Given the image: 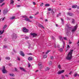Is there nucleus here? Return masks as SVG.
I'll return each mask as SVG.
<instances>
[{"mask_svg": "<svg viewBox=\"0 0 79 79\" xmlns=\"http://www.w3.org/2000/svg\"><path fill=\"white\" fill-rule=\"evenodd\" d=\"M56 10L55 9H52L51 10V13L52 15H54V14L56 13Z\"/></svg>", "mask_w": 79, "mask_h": 79, "instance_id": "obj_6", "label": "nucleus"}, {"mask_svg": "<svg viewBox=\"0 0 79 79\" xmlns=\"http://www.w3.org/2000/svg\"><path fill=\"white\" fill-rule=\"evenodd\" d=\"M17 35L15 34H13L12 35V39L14 40V39H16V38H17Z\"/></svg>", "mask_w": 79, "mask_h": 79, "instance_id": "obj_7", "label": "nucleus"}, {"mask_svg": "<svg viewBox=\"0 0 79 79\" xmlns=\"http://www.w3.org/2000/svg\"><path fill=\"white\" fill-rule=\"evenodd\" d=\"M50 68L49 67H47L45 68V71H48L50 70Z\"/></svg>", "mask_w": 79, "mask_h": 79, "instance_id": "obj_17", "label": "nucleus"}, {"mask_svg": "<svg viewBox=\"0 0 79 79\" xmlns=\"http://www.w3.org/2000/svg\"><path fill=\"white\" fill-rule=\"evenodd\" d=\"M24 32H29V30L26 29L25 27H23V29L22 30Z\"/></svg>", "mask_w": 79, "mask_h": 79, "instance_id": "obj_8", "label": "nucleus"}, {"mask_svg": "<svg viewBox=\"0 0 79 79\" xmlns=\"http://www.w3.org/2000/svg\"><path fill=\"white\" fill-rule=\"evenodd\" d=\"M25 39H29V37H25Z\"/></svg>", "mask_w": 79, "mask_h": 79, "instance_id": "obj_48", "label": "nucleus"}, {"mask_svg": "<svg viewBox=\"0 0 79 79\" xmlns=\"http://www.w3.org/2000/svg\"><path fill=\"white\" fill-rule=\"evenodd\" d=\"M50 52V50H49L46 53V54H48V53H49V52Z\"/></svg>", "mask_w": 79, "mask_h": 79, "instance_id": "obj_32", "label": "nucleus"}, {"mask_svg": "<svg viewBox=\"0 0 79 79\" xmlns=\"http://www.w3.org/2000/svg\"><path fill=\"white\" fill-rule=\"evenodd\" d=\"M8 13V10H4L3 11V14L4 15H6V13Z\"/></svg>", "mask_w": 79, "mask_h": 79, "instance_id": "obj_14", "label": "nucleus"}, {"mask_svg": "<svg viewBox=\"0 0 79 79\" xmlns=\"http://www.w3.org/2000/svg\"><path fill=\"white\" fill-rule=\"evenodd\" d=\"M30 35H31V36H32L33 37H37V35L35 33H31L30 34Z\"/></svg>", "mask_w": 79, "mask_h": 79, "instance_id": "obj_9", "label": "nucleus"}, {"mask_svg": "<svg viewBox=\"0 0 79 79\" xmlns=\"http://www.w3.org/2000/svg\"><path fill=\"white\" fill-rule=\"evenodd\" d=\"M4 31H5V30L4 29H3L2 31H0V35H2V34H3V32H4Z\"/></svg>", "mask_w": 79, "mask_h": 79, "instance_id": "obj_19", "label": "nucleus"}, {"mask_svg": "<svg viewBox=\"0 0 79 79\" xmlns=\"http://www.w3.org/2000/svg\"><path fill=\"white\" fill-rule=\"evenodd\" d=\"M59 38H60V40H63V38L62 37H60Z\"/></svg>", "mask_w": 79, "mask_h": 79, "instance_id": "obj_35", "label": "nucleus"}, {"mask_svg": "<svg viewBox=\"0 0 79 79\" xmlns=\"http://www.w3.org/2000/svg\"><path fill=\"white\" fill-rule=\"evenodd\" d=\"M75 23V20L73 19H72V23H73V24H74Z\"/></svg>", "mask_w": 79, "mask_h": 79, "instance_id": "obj_28", "label": "nucleus"}, {"mask_svg": "<svg viewBox=\"0 0 79 79\" xmlns=\"http://www.w3.org/2000/svg\"><path fill=\"white\" fill-rule=\"evenodd\" d=\"M50 6V4H45V6Z\"/></svg>", "mask_w": 79, "mask_h": 79, "instance_id": "obj_30", "label": "nucleus"}, {"mask_svg": "<svg viewBox=\"0 0 79 79\" xmlns=\"http://www.w3.org/2000/svg\"><path fill=\"white\" fill-rule=\"evenodd\" d=\"M2 73H3L4 74H5L6 73H7V71L6 70V69H5V66H3V69L2 70Z\"/></svg>", "mask_w": 79, "mask_h": 79, "instance_id": "obj_4", "label": "nucleus"}, {"mask_svg": "<svg viewBox=\"0 0 79 79\" xmlns=\"http://www.w3.org/2000/svg\"><path fill=\"white\" fill-rule=\"evenodd\" d=\"M6 27H7V26L6 25H4L3 27V29H5Z\"/></svg>", "mask_w": 79, "mask_h": 79, "instance_id": "obj_29", "label": "nucleus"}, {"mask_svg": "<svg viewBox=\"0 0 79 79\" xmlns=\"http://www.w3.org/2000/svg\"><path fill=\"white\" fill-rule=\"evenodd\" d=\"M64 45H65V42H63V45L62 46V48H64Z\"/></svg>", "mask_w": 79, "mask_h": 79, "instance_id": "obj_24", "label": "nucleus"}, {"mask_svg": "<svg viewBox=\"0 0 79 79\" xmlns=\"http://www.w3.org/2000/svg\"><path fill=\"white\" fill-rule=\"evenodd\" d=\"M52 11V9L51 8H48V11Z\"/></svg>", "mask_w": 79, "mask_h": 79, "instance_id": "obj_37", "label": "nucleus"}, {"mask_svg": "<svg viewBox=\"0 0 79 79\" xmlns=\"http://www.w3.org/2000/svg\"><path fill=\"white\" fill-rule=\"evenodd\" d=\"M64 72V70H60V71H59L57 72V74H60L63 73Z\"/></svg>", "mask_w": 79, "mask_h": 79, "instance_id": "obj_10", "label": "nucleus"}, {"mask_svg": "<svg viewBox=\"0 0 79 79\" xmlns=\"http://www.w3.org/2000/svg\"><path fill=\"white\" fill-rule=\"evenodd\" d=\"M4 41H6V38H5L4 40Z\"/></svg>", "mask_w": 79, "mask_h": 79, "instance_id": "obj_60", "label": "nucleus"}, {"mask_svg": "<svg viewBox=\"0 0 79 79\" xmlns=\"http://www.w3.org/2000/svg\"><path fill=\"white\" fill-rule=\"evenodd\" d=\"M5 5V3H2V4L1 5V6H3V5Z\"/></svg>", "mask_w": 79, "mask_h": 79, "instance_id": "obj_50", "label": "nucleus"}, {"mask_svg": "<svg viewBox=\"0 0 79 79\" xmlns=\"http://www.w3.org/2000/svg\"><path fill=\"white\" fill-rule=\"evenodd\" d=\"M52 39H53V40H55V38L53 36H52Z\"/></svg>", "mask_w": 79, "mask_h": 79, "instance_id": "obj_40", "label": "nucleus"}, {"mask_svg": "<svg viewBox=\"0 0 79 79\" xmlns=\"http://www.w3.org/2000/svg\"><path fill=\"white\" fill-rule=\"evenodd\" d=\"M10 5H11V4H13L14 3V1H13V0H11L10 1Z\"/></svg>", "mask_w": 79, "mask_h": 79, "instance_id": "obj_23", "label": "nucleus"}, {"mask_svg": "<svg viewBox=\"0 0 79 79\" xmlns=\"http://www.w3.org/2000/svg\"><path fill=\"white\" fill-rule=\"evenodd\" d=\"M73 72H70V73H69V74L71 75V74H72Z\"/></svg>", "mask_w": 79, "mask_h": 79, "instance_id": "obj_59", "label": "nucleus"}, {"mask_svg": "<svg viewBox=\"0 0 79 79\" xmlns=\"http://www.w3.org/2000/svg\"><path fill=\"white\" fill-rule=\"evenodd\" d=\"M15 18V16H13L10 18V19H14Z\"/></svg>", "mask_w": 79, "mask_h": 79, "instance_id": "obj_26", "label": "nucleus"}, {"mask_svg": "<svg viewBox=\"0 0 79 79\" xmlns=\"http://www.w3.org/2000/svg\"><path fill=\"white\" fill-rule=\"evenodd\" d=\"M60 15H61V13H60L57 16V17H58V16H60Z\"/></svg>", "mask_w": 79, "mask_h": 79, "instance_id": "obj_54", "label": "nucleus"}, {"mask_svg": "<svg viewBox=\"0 0 79 79\" xmlns=\"http://www.w3.org/2000/svg\"><path fill=\"white\" fill-rule=\"evenodd\" d=\"M19 53L20 55H21L22 56H25V54H24V52H23L22 51H20V52Z\"/></svg>", "mask_w": 79, "mask_h": 79, "instance_id": "obj_12", "label": "nucleus"}, {"mask_svg": "<svg viewBox=\"0 0 79 79\" xmlns=\"http://www.w3.org/2000/svg\"><path fill=\"white\" fill-rule=\"evenodd\" d=\"M31 19H32V18H33V17H32L31 16H30L29 17Z\"/></svg>", "mask_w": 79, "mask_h": 79, "instance_id": "obj_57", "label": "nucleus"}, {"mask_svg": "<svg viewBox=\"0 0 79 79\" xmlns=\"http://www.w3.org/2000/svg\"><path fill=\"white\" fill-rule=\"evenodd\" d=\"M70 29L71 27H69V25H67L65 26V32L67 36H69L71 34V32H70Z\"/></svg>", "mask_w": 79, "mask_h": 79, "instance_id": "obj_1", "label": "nucleus"}, {"mask_svg": "<svg viewBox=\"0 0 79 79\" xmlns=\"http://www.w3.org/2000/svg\"><path fill=\"white\" fill-rule=\"evenodd\" d=\"M54 48H56V44H54Z\"/></svg>", "mask_w": 79, "mask_h": 79, "instance_id": "obj_39", "label": "nucleus"}, {"mask_svg": "<svg viewBox=\"0 0 79 79\" xmlns=\"http://www.w3.org/2000/svg\"><path fill=\"white\" fill-rule=\"evenodd\" d=\"M73 51H74L73 50H72L69 52L67 55V56L66 57L67 60H71V58H72V57H73L72 54H73Z\"/></svg>", "mask_w": 79, "mask_h": 79, "instance_id": "obj_2", "label": "nucleus"}, {"mask_svg": "<svg viewBox=\"0 0 79 79\" xmlns=\"http://www.w3.org/2000/svg\"><path fill=\"white\" fill-rule=\"evenodd\" d=\"M30 66H31V64H28V67H30Z\"/></svg>", "mask_w": 79, "mask_h": 79, "instance_id": "obj_64", "label": "nucleus"}, {"mask_svg": "<svg viewBox=\"0 0 79 79\" xmlns=\"http://www.w3.org/2000/svg\"><path fill=\"white\" fill-rule=\"evenodd\" d=\"M57 48H60V45L57 44Z\"/></svg>", "mask_w": 79, "mask_h": 79, "instance_id": "obj_49", "label": "nucleus"}, {"mask_svg": "<svg viewBox=\"0 0 79 79\" xmlns=\"http://www.w3.org/2000/svg\"><path fill=\"white\" fill-rule=\"evenodd\" d=\"M53 56H52L50 57V59H52V60H53Z\"/></svg>", "mask_w": 79, "mask_h": 79, "instance_id": "obj_52", "label": "nucleus"}, {"mask_svg": "<svg viewBox=\"0 0 79 79\" xmlns=\"http://www.w3.org/2000/svg\"><path fill=\"white\" fill-rule=\"evenodd\" d=\"M64 76H62V79H64Z\"/></svg>", "mask_w": 79, "mask_h": 79, "instance_id": "obj_53", "label": "nucleus"}, {"mask_svg": "<svg viewBox=\"0 0 79 79\" xmlns=\"http://www.w3.org/2000/svg\"><path fill=\"white\" fill-rule=\"evenodd\" d=\"M64 40H67V38L66 37H64Z\"/></svg>", "mask_w": 79, "mask_h": 79, "instance_id": "obj_51", "label": "nucleus"}, {"mask_svg": "<svg viewBox=\"0 0 79 79\" xmlns=\"http://www.w3.org/2000/svg\"><path fill=\"white\" fill-rule=\"evenodd\" d=\"M5 17H4L2 19V21H3L4 19H5Z\"/></svg>", "mask_w": 79, "mask_h": 79, "instance_id": "obj_63", "label": "nucleus"}, {"mask_svg": "<svg viewBox=\"0 0 79 79\" xmlns=\"http://www.w3.org/2000/svg\"><path fill=\"white\" fill-rule=\"evenodd\" d=\"M23 18H25V20L26 21H28V22H30L31 23L32 21H31L30 19H29L28 18H27V16H25L23 17Z\"/></svg>", "mask_w": 79, "mask_h": 79, "instance_id": "obj_5", "label": "nucleus"}, {"mask_svg": "<svg viewBox=\"0 0 79 79\" xmlns=\"http://www.w3.org/2000/svg\"><path fill=\"white\" fill-rule=\"evenodd\" d=\"M59 51H60V52H63V49L61 48H60L59 49Z\"/></svg>", "mask_w": 79, "mask_h": 79, "instance_id": "obj_42", "label": "nucleus"}, {"mask_svg": "<svg viewBox=\"0 0 79 79\" xmlns=\"http://www.w3.org/2000/svg\"><path fill=\"white\" fill-rule=\"evenodd\" d=\"M28 60L29 61H32V58L31 57H29L28 58Z\"/></svg>", "mask_w": 79, "mask_h": 79, "instance_id": "obj_21", "label": "nucleus"}, {"mask_svg": "<svg viewBox=\"0 0 79 79\" xmlns=\"http://www.w3.org/2000/svg\"><path fill=\"white\" fill-rule=\"evenodd\" d=\"M9 65L10 66H12V65L11 64H9Z\"/></svg>", "mask_w": 79, "mask_h": 79, "instance_id": "obj_55", "label": "nucleus"}, {"mask_svg": "<svg viewBox=\"0 0 79 79\" xmlns=\"http://www.w3.org/2000/svg\"><path fill=\"white\" fill-rule=\"evenodd\" d=\"M52 2H53V3L55 2V0H52Z\"/></svg>", "mask_w": 79, "mask_h": 79, "instance_id": "obj_58", "label": "nucleus"}, {"mask_svg": "<svg viewBox=\"0 0 79 79\" xmlns=\"http://www.w3.org/2000/svg\"><path fill=\"white\" fill-rule=\"evenodd\" d=\"M15 71H18V69H17V68H16L15 67Z\"/></svg>", "mask_w": 79, "mask_h": 79, "instance_id": "obj_43", "label": "nucleus"}, {"mask_svg": "<svg viewBox=\"0 0 79 79\" xmlns=\"http://www.w3.org/2000/svg\"><path fill=\"white\" fill-rule=\"evenodd\" d=\"M69 48H70V47L69 46V45H68L67 47V49L65 51L66 52H67L69 49Z\"/></svg>", "mask_w": 79, "mask_h": 79, "instance_id": "obj_18", "label": "nucleus"}, {"mask_svg": "<svg viewBox=\"0 0 79 79\" xmlns=\"http://www.w3.org/2000/svg\"><path fill=\"white\" fill-rule=\"evenodd\" d=\"M72 44V42L70 41L69 42V44Z\"/></svg>", "mask_w": 79, "mask_h": 79, "instance_id": "obj_61", "label": "nucleus"}, {"mask_svg": "<svg viewBox=\"0 0 79 79\" xmlns=\"http://www.w3.org/2000/svg\"><path fill=\"white\" fill-rule=\"evenodd\" d=\"M39 13V12H36V14H35V16H36V15H38Z\"/></svg>", "mask_w": 79, "mask_h": 79, "instance_id": "obj_41", "label": "nucleus"}, {"mask_svg": "<svg viewBox=\"0 0 79 79\" xmlns=\"http://www.w3.org/2000/svg\"><path fill=\"white\" fill-rule=\"evenodd\" d=\"M3 1H4V0H0V3H2Z\"/></svg>", "mask_w": 79, "mask_h": 79, "instance_id": "obj_46", "label": "nucleus"}, {"mask_svg": "<svg viewBox=\"0 0 79 79\" xmlns=\"http://www.w3.org/2000/svg\"><path fill=\"white\" fill-rule=\"evenodd\" d=\"M44 5V3H41L40 4V6H42Z\"/></svg>", "mask_w": 79, "mask_h": 79, "instance_id": "obj_38", "label": "nucleus"}, {"mask_svg": "<svg viewBox=\"0 0 79 79\" xmlns=\"http://www.w3.org/2000/svg\"><path fill=\"white\" fill-rule=\"evenodd\" d=\"M9 75H10V76H12L13 77H15V74H14L13 73H12V74L10 73L9 74Z\"/></svg>", "mask_w": 79, "mask_h": 79, "instance_id": "obj_22", "label": "nucleus"}, {"mask_svg": "<svg viewBox=\"0 0 79 79\" xmlns=\"http://www.w3.org/2000/svg\"><path fill=\"white\" fill-rule=\"evenodd\" d=\"M20 69L22 71H24L25 72H26V70L24 69L22 67H20Z\"/></svg>", "mask_w": 79, "mask_h": 79, "instance_id": "obj_16", "label": "nucleus"}, {"mask_svg": "<svg viewBox=\"0 0 79 79\" xmlns=\"http://www.w3.org/2000/svg\"><path fill=\"white\" fill-rule=\"evenodd\" d=\"M20 6H20V5H18L17 6L18 7H20Z\"/></svg>", "mask_w": 79, "mask_h": 79, "instance_id": "obj_62", "label": "nucleus"}, {"mask_svg": "<svg viewBox=\"0 0 79 79\" xmlns=\"http://www.w3.org/2000/svg\"><path fill=\"white\" fill-rule=\"evenodd\" d=\"M38 65L39 66V68H40V69H42V67H43L42 63L41 62H40L39 63Z\"/></svg>", "mask_w": 79, "mask_h": 79, "instance_id": "obj_11", "label": "nucleus"}, {"mask_svg": "<svg viewBox=\"0 0 79 79\" xmlns=\"http://www.w3.org/2000/svg\"><path fill=\"white\" fill-rule=\"evenodd\" d=\"M28 48H31V44L29 43H28Z\"/></svg>", "mask_w": 79, "mask_h": 79, "instance_id": "obj_33", "label": "nucleus"}, {"mask_svg": "<svg viewBox=\"0 0 79 79\" xmlns=\"http://www.w3.org/2000/svg\"><path fill=\"white\" fill-rule=\"evenodd\" d=\"M38 26L39 27H40L42 28V29H45V27H44V26H43V25L41 24H38Z\"/></svg>", "mask_w": 79, "mask_h": 79, "instance_id": "obj_13", "label": "nucleus"}, {"mask_svg": "<svg viewBox=\"0 0 79 79\" xmlns=\"http://www.w3.org/2000/svg\"><path fill=\"white\" fill-rule=\"evenodd\" d=\"M77 25H76L71 30V32H72L73 34V33L76 31L77 29Z\"/></svg>", "mask_w": 79, "mask_h": 79, "instance_id": "obj_3", "label": "nucleus"}, {"mask_svg": "<svg viewBox=\"0 0 79 79\" xmlns=\"http://www.w3.org/2000/svg\"><path fill=\"white\" fill-rule=\"evenodd\" d=\"M48 64L49 65H52V61H50L49 62Z\"/></svg>", "mask_w": 79, "mask_h": 79, "instance_id": "obj_34", "label": "nucleus"}, {"mask_svg": "<svg viewBox=\"0 0 79 79\" xmlns=\"http://www.w3.org/2000/svg\"><path fill=\"white\" fill-rule=\"evenodd\" d=\"M3 48H7V46H5L4 45L3 46Z\"/></svg>", "mask_w": 79, "mask_h": 79, "instance_id": "obj_36", "label": "nucleus"}, {"mask_svg": "<svg viewBox=\"0 0 79 79\" xmlns=\"http://www.w3.org/2000/svg\"><path fill=\"white\" fill-rule=\"evenodd\" d=\"M17 60H18L19 61H20V58L18 57H17Z\"/></svg>", "mask_w": 79, "mask_h": 79, "instance_id": "obj_44", "label": "nucleus"}, {"mask_svg": "<svg viewBox=\"0 0 79 79\" xmlns=\"http://www.w3.org/2000/svg\"><path fill=\"white\" fill-rule=\"evenodd\" d=\"M72 8H77V5H74L72 6Z\"/></svg>", "mask_w": 79, "mask_h": 79, "instance_id": "obj_20", "label": "nucleus"}, {"mask_svg": "<svg viewBox=\"0 0 79 79\" xmlns=\"http://www.w3.org/2000/svg\"><path fill=\"white\" fill-rule=\"evenodd\" d=\"M61 20L62 21V22H63V21H64V20H63V19H61Z\"/></svg>", "mask_w": 79, "mask_h": 79, "instance_id": "obj_56", "label": "nucleus"}, {"mask_svg": "<svg viewBox=\"0 0 79 79\" xmlns=\"http://www.w3.org/2000/svg\"><path fill=\"white\" fill-rule=\"evenodd\" d=\"M68 15H69V16H73L74 15V14L72 13H71L70 12H68L67 13Z\"/></svg>", "mask_w": 79, "mask_h": 79, "instance_id": "obj_15", "label": "nucleus"}, {"mask_svg": "<svg viewBox=\"0 0 79 79\" xmlns=\"http://www.w3.org/2000/svg\"><path fill=\"white\" fill-rule=\"evenodd\" d=\"M58 68L60 69L61 68V65H60V64L59 65H58Z\"/></svg>", "mask_w": 79, "mask_h": 79, "instance_id": "obj_47", "label": "nucleus"}, {"mask_svg": "<svg viewBox=\"0 0 79 79\" xmlns=\"http://www.w3.org/2000/svg\"><path fill=\"white\" fill-rule=\"evenodd\" d=\"M6 60H10V58L9 57H6Z\"/></svg>", "mask_w": 79, "mask_h": 79, "instance_id": "obj_25", "label": "nucleus"}, {"mask_svg": "<svg viewBox=\"0 0 79 79\" xmlns=\"http://www.w3.org/2000/svg\"><path fill=\"white\" fill-rule=\"evenodd\" d=\"M77 76V73H76L74 75V77H76Z\"/></svg>", "mask_w": 79, "mask_h": 79, "instance_id": "obj_31", "label": "nucleus"}, {"mask_svg": "<svg viewBox=\"0 0 79 79\" xmlns=\"http://www.w3.org/2000/svg\"><path fill=\"white\" fill-rule=\"evenodd\" d=\"M47 57V55H45L43 56L44 58H46Z\"/></svg>", "mask_w": 79, "mask_h": 79, "instance_id": "obj_27", "label": "nucleus"}, {"mask_svg": "<svg viewBox=\"0 0 79 79\" xmlns=\"http://www.w3.org/2000/svg\"><path fill=\"white\" fill-rule=\"evenodd\" d=\"M33 3L34 5H36V3H35V2H33Z\"/></svg>", "mask_w": 79, "mask_h": 79, "instance_id": "obj_45", "label": "nucleus"}]
</instances>
